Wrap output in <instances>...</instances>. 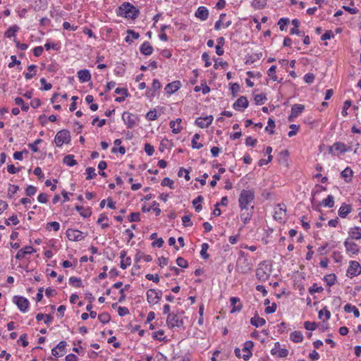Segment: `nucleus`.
<instances>
[{"instance_id":"1","label":"nucleus","mask_w":361,"mask_h":361,"mask_svg":"<svg viewBox=\"0 0 361 361\" xmlns=\"http://www.w3.org/2000/svg\"><path fill=\"white\" fill-rule=\"evenodd\" d=\"M255 200V191L253 189L243 190L239 195L238 202L239 207L241 211L248 210L249 206L251 207L254 204Z\"/></svg>"},{"instance_id":"2","label":"nucleus","mask_w":361,"mask_h":361,"mask_svg":"<svg viewBox=\"0 0 361 361\" xmlns=\"http://www.w3.org/2000/svg\"><path fill=\"white\" fill-rule=\"evenodd\" d=\"M117 14L126 18L135 19L139 14V10L133 4L124 2L118 7Z\"/></svg>"},{"instance_id":"3","label":"nucleus","mask_w":361,"mask_h":361,"mask_svg":"<svg viewBox=\"0 0 361 361\" xmlns=\"http://www.w3.org/2000/svg\"><path fill=\"white\" fill-rule=\"evenodd\" d=\"M71 141L70 132L68 130L59 131L54 138L57 147H61L63 144H68Z\"/></svg>"},{"instance_id":"4","label":"nucleus","mask_w":361,"mask_h":361,"mask_svg":"<svg viewBox=\"0 0 361 361\" xmlns=\"http://www.w3.org/2000/svg\"><path fill=\"white\" fill-rule=\"evenodd\" d=\"M162 292L155 289H149L147 291V300L149 304L155 305L159 302L161 298Z\"/></svg>"},{"instance_id":"5","label":"nucleus","mask_w":361,"mask_h":361,"mask_svg":"<svg viewBox=\"0 0 361 361\" xmlns=\"http://www.w3.org/2000/svg\"><path fill=\"white\" fill-rule=\"evenodd\" d=\"M122 119L128 128H133L137 122V116L129 112H124L122 115Z\"/></svg>"},{"instance_id":"6","label":"nucleus","mask_w":361,"mask_h":361,"mask_svg":"<svg viewBox=\"0 0 361 361\" xmlns=\"http://www.w3.org/2000/svg\"><path fill=\"white\" fill-rule=\"evenodd\" d=\"M166 324L169 328L180 327L183 324V320L176 314H169Z\"/></svg>"},{"instance_id":"7","label":"nucleus","mask_w":361,"mask_h":361,"mask_svg":"<svg viewBox=\"0 0 361 361\" xmlns=\"http://www.w3.org/2000/svg\"><path fill=\"white\" fill-rule=\"evenodd\" d=\"M361 273V266L357 261H351L347 270V275L350 278L356 276Z\"/></svg>"},{"instance_id":"8","label":"nucleus","mask_w":361,"mask_h":361,"mask_svg":"<svg viewBox=\"0 0 361 361\" xmlns=\"http://www.w3.org/2000/svg\"><path fill=\"white\" fill-rule=\"evenodd\" d=\"M66 236L70 240L80 241L85 238V235L82 232L72 228H68L66 231Z\"/></svg>"},{"instance_id":"9","label":"nucleus","mask_w":361,"mask_h":361,"mask_svg":"<svg viewBox=\"0 0 361 361\" xmlns=\"http://www.w3.org/2000/svg\"><path fill=\"white\" fill-rule=\"evenodd\" d=\"M256 276L259 281H264L269 278V274L267 271V267L264 264V263L259 264L258 268L256 270Z\"/></svg>"},{"instance_id":"10","label":"nucleus","mask_w":361,"mask_h":361,"mask_svg":"<svg viewBox=\"0 0 361 361\" xmlns=\"http://www.w3.org/2000/svg\"><path fill=\"white\" fill-rule=\"evenodd\" d=\"M236 269L241 274H246L251 269V267L247 259L240 258L237 262Z\"/></svg>"},{"instance_id":"11","label":"nucleus","mask_w":361,"mask_h":361,"mask_svg":"<svg viewBox=\"0 0 361 361\" xmlns=\"http://www.w3.org/2000/svg\"><path fill=\"white\" fill-rule=\"evenodd\" d=\"M13 302L16 304L20 311L23 312L27 311L29 305V301L27 299L21 296H15L13 298Z\"/></svg>"},{"instance_id":"12","label":"nucleus","mask_w":361,"mask_h":361,"mask_svg":"<svg viewBox=\"0 0 361 361\" xmlns=\"http://www.w3.org/2000/svg\"><path fill=\"white\" fill-rule=\"evenodd\" d=\"M271 353L279 357H286L288 355V350L286 348H281L280 343L276 342L274 344V348L271 349Z\"/></svg>"},{"instance_id":"13","label":"nucleus","mask_w":361,"mask_h":361,"mask_svg":"<svg viewBox=\"0 0 361 361\" xmlns=\"http://www.w3.org/2000/svg\"><path fill=\"white\" fill-rule=\"evenodd\" d=\"M213 116H207L204 118H202V117H200V118H197L196 120H195V124L201 128H207L208 126H209L212 121H213Z\"/></svg>"},{"instance_id":"14","label":"nucleus","mask_w":361,"mask_h":361,"mask_svg":"<svg viewBox=\"0 0 361 361\" xmlns=\"http://www.w3.org/2000/svg\"><path fill=\"white\" fill-rule=\"evenodd\" d=\"M67 343L64 341H61L56 347L51 350V354L56 357H61L64 353H66V347Z\"/></svg>"},{"instance_id":"15","label":"nucleus","mask_w":361,"mask_h":361,"mask_svg":"<svg viewBox=\"0 0 361 361\" xmlns=\"http://www.w3.org/2000/svg\"><path fill=\"white\" fill-rule=\"evenodd\" d=\"M248 101L244 96L239 97L237 101L233 104V107L237 111H243L244 109L248 106Z\"/></svg>"},{"instance_id":"16","label":"nucleus","mask_w":361,"mask_h":361,"mask_svg":"<svg viewBox=\"0 0 361 361\" xmlns=\"http://www.w3.org/2000/svg\"><path fill=\"white\" fill-rule=\"evenodd\" d=\"M286 207L284 204H279L275 210L274 217L276 220L281 221L286 216Z\"/></svg>"},{"instance_id":"17","label":"nucleus","mask_w":361,"mask_h":361,"mask_svg":"<svg viewBox=\"0 0 361 361\" xmlns=\"http://www.w3.org/2000/svg\"><path fill=\"white\" fill-rule=\"evenodd\" d=\"M254 343L251 341H246L243 348V351L245 353L243 355L244 360H248L252 356V353L250 350L253 348Z\"/></svg>"},{"instance_id":"18","label":"nucleus","mask_w":361,"mask_h":361,"mask_svg":"<svg viewBox=\"0 0 361 361\" xmlns=\"http://www.w3.org/2000/svg\"><path fill=\"white\" fill-rule=\"evenodd\" d=\"M195 16L202 21L206 20L209 16V11L205 6H200L195 11Z\"/></svg>"},{"instance_id":"19","label":"nucleus","mask_w":361,"mask_h":361,"mask_svg":"<svg viewBox=\"0 0 361 361\" xmlns=\"http://www.w3.org/2000/svg\"><path fill=\"white\" fill-rule=\"evenodd\" d=\"M253 210H254V205H251V208L249 211L248 210H243V211H241V214H240V219L241 221L245 224H247L252 219V214H253Z\"/></svg>"},{"instance_id":"20","label":"nucleus","mask_w":361,"mask_h":361,"mask_svg":"<svg viewBox=\"0 0 361 361\" xmlns=\"http://www.w3.org/2000/svg\"><path fill=\"white\" fill-rule=\"evenodd\" d=\"M120 257L121 259L120 267L122 269H126L127 267L131 264V258L129 257H126V251L122 250L120 253Z\"/></svg>"},{"instance_id":"21","label":"nucleus","mask_w":361,"mask_h":361,"mask_svg":"<svg viewBox=\"0 0 361 361\" xmlns=\"http://www.w3.org/2000/svg\"><path fill=\"white\" fill-rule=\"evenodd\" d=\"M180 85H181L180 82L178 80H176L171 83H169L165 87V90H166V93L171 94L174 93L175 92H176L180 87Z\"/></svg>"},{"instance_id":"22","label":"nucleus","mask_w":361,"mask_h":361,"mask_svg":"<svg viewBox=\"0 0 361 361\" xmlns=\"http://www.w3.org/2000/svg\"><path fill=\"white\" fill-rule=\"evenodd\" d=\"M231 305L232 309L231 310V313L235 312H240L242 309V305L240 303V299L237 297H232L230 299Z\"/></svg>"},{"instance_id":"23","label":"nucleus","mask_w":361,"mask_h":361,"mask_svg":"<svg viewBox=\"0 0 361 361\" xmlns=\"http://www.w3.org/2000/svg\"><path fill=\"white\" fill-rule=\"evenodd\" d=\"M344 245L346 250L352 254H357L359 252L358 246L354 242L348 241V240H346L344 242Z\"/></svg>"},{"instance_id":"24","label":"nucleus","mask_w":361,"mask_h":361,"mask_svg":"<svg viewBox=\"0 0 361 361\" xmlns=\"http://www.w3.org/2000/svg\"><path fill=\"white\" fill-rule=\"evenodd\" d=\"M78 77L81 82H86L91 80V74L87 69L79 71L78 72Z\"/></svg>"},{"instance_id":"25","label":"nucleus","mask_w":361,"mask_h":361,"mask_svg":"<svg viewBox=\"0 0 361 361\" xmlns=\"http://www.w3.org/2000/svg\"><path fill=\"white\" fill-rule=\"evenodd\" d=\"M35 249L31 246H27L25 249H20L16 255L18 259H23L26 255L32 254L35 252Z\"/></svg>"},{"instance_id":"26","label":"nucleus","mask_w":361,"mask_h":361,"mask_svg":"<svg viewBox=\"0 0 361 361\" xmlns=\"http://www.w3.org/2000/svg\"><path fill=\"white\" fill-rule=\"evenodd\" d=\"M153 50L152 46L148 42H145L140 48V52L145 56L151 55Z\"/></svg>"},{"instance_id":"27","label":"nucleus","mask_w":361,"mask_h":361,"mask_svg":"<svg viewBox=\"0 0 361 361\" xmlns=\"http://www.w3.org/2000/svg\"><path fill=\"white\" fill-rule=\"evenodd\" d=\"M333 149L339 151L341 153H344L348 151L346 145L344 143L340 142H335L333 146L329 147V153H332Z\"/></svg>"},{"instance_id":"28","label":"nucleus","mask_w":361,"mask_h":361,"mask_svg":"<svg viewBox=\"0 0 361 361\" xmlns=\"http://www.w3.org/2000/svg\"><path fill=\"white\" fill-rule=\"evenodd\" d=\"M250 323L255 327H259L265 324L266 321L264 318L259 317L257 314L250 319Z\"/></svg>"},{"instance_id":"29","label":"nucleus","mask_w":361,"mask_h":361,"mask_svg":"<svg viewBox=\"0 0 361 361\" xmlns=\"http://www.w3.org/2000/svg\"><path fill=\"white\" fill-rule=\"evenodd\" d=\"M350 212V205L343 204L338 209V215L342 218H345Z\"/></svg>"},{"instance_id":"30","label":"nucleus","mask_w":361,"mask_h":361,"mask_svg":"<svg viewBox=\"0 0 361 361\" xmlns=\"http://www.w3.org/2000/svg\"><path fill=\"white\" fill-rule=\"evenodd\" d=\"M127 33L128 35L125 39L126 42L131 43L134 39H137L140 37V34L133 30H128Z\"/></svg>"},{"instance_id":"31","label":"nucleus","mask_w":361,"mask_h":361,"mask_svg":"<svg viewBox=\"0 0 361 361\" xmlns=\"http://www.w3.org/2000/svg\"><path fill=\"white\" fill-rule=\"evenodd\" d=\"M349 235L355 240H359L361 238V228L360 227H354L350 228L349 231Z\"/></svg>"},{"instance_id":"32","label":"nucleus","mask_w":361,"mask_h":361,"mask_svg":"<svg viewBox=\"0 0 361 361\" xmlns=\"http://www.w3.org/2000/svg\"><path fill=\"white\" fill-rule=\"evenodd\" d=\"M290 338L295 343H300L303 340V336L300 331H295L290 334Z\"/></svg>"},{"instance_id":"33","label":"nucleus","mask_w":361,"mask_h":361,"mask_svg":"<svg viewBox=\"0 0 361 361\" xmlns=\"http://www.w3.org/2000/svg\"><path fill=\"white\" fill-rule=\"evenodd\" d=\"M344 311L346 312H353L355 317H360V312L358 309L352 305L351 304H346L344 306Z\"/></svg>"},{"instance_id":"34","label":"nucleus","mask_w":361,"mask_h":361,"mask_svg":"<svg viewBox=\"0 0 361 361\" xmlns=\"http://www.w3.org/2000/svg\"><path fill=\"white\" fill-rule=\"evenodd\" d=\"M353 175V171L349 167L345 168L341 172V176L345 179V182L348 183L351 180V178Z\"/></svg>"},{"instance_id":"35","label":"nucleus","mask_w":361,"mask_h":361,"mask_svg":"<svg viewBox=\"0 0 361 361\" xmlns=\"http://www.w3.org/2000/svg\"><path fill=\"white\" fill-rule=\"evenodd\" d=\"M305 106L302 104H294L291 108L292 116H298L302 111L304 110Z\"/></svg>"},{"instance_id":"36","label":"nucleus","mask_w":361,"mask_h":361,"mask_svg":"<svg viewBox=\"0 0 361 361\" xmlns=\"http://www.w3.org/2000/svg\"><path fill=\"white\" fill-rule=\"evenodd\" d=\"M76 211L79 212L80 215L84 218H87L91 216L92 212L90 208L84 209L83 207L80 205L75 206Z\"/></svg>"},{"instance_id":"37","label":"nucleus","mask_w":361,"mask_h":361,"mask_svg":"<svg viewBox=\"0 0 361 361\" xmlns=\"http://www.w3.org/2000/svg\"><path fill=\"white\" fill-rule=\"evenodd\" d=\"M63 162L68 166H73L77 164V161L74 159V156L72 154L65 156Z\"/></svg>"},{"instance_id":"38","label":"nucleus","mask_w":361,"mask_h":361,"mask_svg":"<svg viewBox=\"0 0 361 361\" xmlns=\"http://www.w3.org/2000/svg\"><path fill=\"white\" fill-rule=\"evenodd\" d=\"M324 207L332 208L334 206V198L333 195H329L327 197L322 200L321 203Z\"/></svg>"},{"instance_id":"39","label":"nucleus","mask_w":361,"mask_h":361,"mask_svg":"<svg viewBox=\"0 0 361 361\" xmlns=\"http://www.w3.org/2000/svg\"><path fill=\"white\" fill-rule=\"evenodd\" d=\"M29 72L25 73V78L26 80H30L37 72V66L35 65H30L27 67Z\"/></svg>"},{"instance_id":"40","label":"nucleus","mask_w":361,"mask_h":361,"mask_svg":"<svg viewBox=\"0 0 361 361\" xmlns=\"http://www.w3.org/2000/svg\"><path fill=\"white\" fill-rule=\"evenodd\" d=\"M19 30V27L16 25H13L5 32L4 36L8 38H11L12 36L15 35V33L18 32Z\"/></svg>"},{"instance_id":"41","label":"nucleus","mask_w":361,"mask_h":361,"mask_svg":"<svg viewBox=\"0 0 361 361\" xmlns=\"http://www.w3.org/2000/svg\"><path fill=\"white\" fill-rule=\"evenodd\" d=\"M267 4V0H253L252 6L255 9H262Z\"/></svg>"},{"instance_id":"42","label":"nucleus","mask_w":361,"mask_h":361,"mask_svg":"<svg viewBox=\"0 0 361 361\" xmlns=\"http://www.w3.org/2000/svg\"><path fill=\"white\" fill-rule=\"evenodd\" d=\"M324 279L326 282L327 286H332L336 280V276L334 274H330L324 276Z\"/></svg>"},{"instance_id":"43","label":"nucleus","mask_w":361,"mask_h":361,"mask_svg":"<svg viewBox=\"0 0 361 361\" xmlns=\"http://www.w3.org/2000/svg\"><path fill=\"white\" fill-rule=\"evenodd\" d=\"M200 138V135L198 133H195L193 135L192 140V147L194 149H200L203 147V145L202 143H198L197 140Z\"/></svg>"},{"instance_id":"44","label":"nucleus","mask_w":361,"mask_h":361,"mask_svg":"<svg viewBox=\"0 0 361 361\" xmlns=\"http://www.w3.org/2000/svg\"><path fill=\"white\" fill-rule=\"evenodd\" d=\"M204 200L203 197L202 195H198L193 201L192 204L195 207L196 212H200L202 209V205L200 204V202H202Z\"/></svg>"},{"instance_id":"45","label":"nucleus","mask_w":361,"mask_h":361,"mask_svg":"<svg viewBox=\"0 0 361 361\" xmlns=\"http://www.w3.org/2000/svg\"><path fill=\"white\" fill-rule=\"evenodd\" d=\"M208 249H209V245L207 243H203L201 245L200 255L204 259H207L209 257V255L207 253Z\"/></svg>"},{"instance_id":"46","label":"nucleus","mask_w":361,"mask_h":361,"mask_svg":"<svg viewBox=\"0 0 361 361\" xmlns=\"http://www.w3.org/2000/svg\"><path fill=\"white\" fill-rule=\"evenodd\" d=\"M19 190V186L16 185H9V188L8 190V197L9 198H12L13 195L16 194Z\"/></svg>"},{"instance_id":"47","label":"nucleus","mask_w":361,"mask_h":361,"mask_svg":"<svg viewBox=\"0 0 361 361\" xmlns=\"http://www.w3.org/2000/svg\"><path fill=\"white\" fill-rule=\"evenodd\" d=\"M176 121H171L169 122V126L172 129L173 133L178 134V133H179L181 131L183 128L180 126H179V125L176 126Z\"/></svg>"},{"instance_id":"48","label":"nucleus","mask_w":361,"mask_h":361,"mask_svg":"<svg viewBox=\"0 0 361 361\" xmlns=\"http://www.w3.org/2000/svg\"><path fill=\"white\" fill-rule=\"evenodd\" d=\"M323 290L324 288L322 286H318L317 283H314L308 289L310 293L312 295L315 293H322Z\"/></svg>"},{"instance_id":"49","label":"nucleus","mask_w":361,"mask_h":361,"mask_svg":"<svg viewBox=\"0 0 361 361\" xmlns=\"http://www.w3.org/2000/svg\"><path fill=\"white\" fill-rule=\"evenodd\" d=\"M98 319L102 323L106 324L109 322L111 317L109 313L104 312L99 314Z\"/></svg>"},{"instance_id":"50","label":"nucleus","mask_w":361,"mask_h":361,"mask_svg":"<svg viewBox=\"0 0 361 361\" xmlns=\"http://www.w3.org/2000/svg\"><path fill=\"white\" fill-rule=\"evenodd\" d=\"M60 225L57 221H52L47 224L46 228L47 230L53 229L54 231H58L59 230Z\"/></svg>"},{"instance_id":"51","label":"nucleus","mask_w":361,"mask_h":361,"mask_svg":"<svg viewBox=\"0 0 361 361\" xmlns=\"http://www.w3.org/2000/svg\"><path fill=\"white\" fill-rule=\"evenodd\" d=\"M276 66H271L269 69L267 71V74L271 78V79L274 80V81H276L278 78L276 75Z\"/></svg>"},{"instance_id":"52","label":"nucleus","mask_w":361,"mask_h":361,"mask_svg":"<svg viewBox=\"0 0 361 361\" xmlns=\"http://www.w3.org/2000/svg\"><path fill=\"white\" fill-rule=\"evenodd\" d=\"M69 283L75 287H80L82 286L81 280L79 278L71 276L69 279Z\"/></svg>"},{"instance_id":"53","label":"nucleus","mask_w":361,"mask_h":361,"mask_svg":"<svg viewBox=\"0 0 361 361\" xmlns=\"http://www.w3.org/2000/svg\"><path fill=\"white\" fill-rule=\"evenodd\" d=\"M86 173L87 174V176L86 178L87 180L92 179L94 177L97 176L95 173V169L93 167H87L86 169Z\"/></svg>"},{"instance_id":"54","label":"nucleus","mask_w":361,"mask_h":361,"mask_svg":"<svg viewBox=\"0 0 361 361\" xmlns=\"http://www.w3.org/2000/svg\"><path fill=\"white\" fill-rule=\"evenodd\" d=\"M146 117L149 121H154L158 118L157 111L156 109L149 111Z\"/></svg>"},{"instance_id":"55","label":"nucleus","mask_w":361,"mask_h":361,"mask_svg":"<svg viewBox=\"0 0 361 361\" xmlns=\"http://www.w3.org/2000/svg\"><path fill=\"white\" fill-rule=\"evenodd\" d=\"M289 128L291 129L290 131L288 132V135L291 137L293 136H294L295 135L297 134L299 128H300V126H297L295 124H291Z\"/></svg>"},{"instance_id":"56","label":"nucleus","mask_w":361,"mask_h":361,"mask_svg":"<svg viewBox=\"0 0 361 361\" xmlns=\"http://www.w3.org/2000/svg\"><path fill=\"white\" fill-rule=\"evenodd\" d=\"M140 214L139 212H133L128 217L130 222H137L140 220Z\"/></svg>"},{"instance_id":"57","label":"nucleus","mask_w":361,"mask_h":361,"mask_svg":"<svg viewBox=\"0 0 361 361\" xmlns=\"http://www.w3.org/2000/svg\"><path fill=\"white\" fill-rule=\"evenodd\" d=\"M304 326L307 330L314 331L317 329V324L316 322H305Z\"/></svg>"},{"instance_id":"58","label":"nucleus","mask_w":361,"mask_h":361,"mask_svg":"<svg viewBox=\"0 0 361 361\" xmlns=\"http://www.w3.org/2000/svg\"><path fill=\"white\" fill-rule=\"evenodd\" d=\"M42 140L41 139H37L33 143H30L28 145V147H30V149L34 152H38L39 149L37 147V145L39 144L40 142H42Z\"/></svg>"},{"instance_id":"59","label":"nucleus","mask_w":361,"mask_h":361,"mask_svg":"<svg viewBox=\"0 0 361 361\" xmlns=\"http://www.w3.org/2000/svg\"><path fill=\"white\" fill-rule=\"evenodd\" d=\"M37 192V188L33 185H28L25 189V194L27 196H32Z\"/></svg>"},{"instance_id":"60","label":"nucleus","mask_w":361,"mask_h":361,"mask_svg":"<svg viewBox=\"0 0 361 361\" xmlns=\"http://www.w3.org/2000/svg\"><path fill=\"white\" fill-rule=\"evenodd\" d=\"M176 263L180 267L182 268H187L188 267V262L181 257L177 258Z\"/></svg>"},{"instance_id":"61","label":"nucleus","mask_w":361,"mask_h":361,"mask_svg":"<svg viewBox=\"0 0 361 361\" xmlns=\"http://www.w3.org/2000/svg\"><path fill=\"white\" fill-rule=\"evenodd\" d=\"M162 186H169L170 188H173V181L169 178H164L161 181Z\"/></svg>"},{"instance_id":"62","label":"nucleus","mask_w":361,"mask_h":361,"mask_svg":"<svg viewBox=\"0 0 361 361\" xmlns=\"http://www.w3.org/2000/svg\"><path fill=\"white\" fill-rule=\"evenodd\" d=\"M314 78H315L314 75L313 73H310L305 74L304 76L305 82L308 84L312 83L314 80Z\"/></svg>"},{"instance_id":"63","label":"nucleus","mask_w":361,"mask_h":361,"mask_svg":"<svg viewBox=\"0 0 361 361\" xmlns=\"http://www.w3.org/2000/svg\"><path fill=\"white\" fill-rule=\"evenodd\" d=\"M182 221H183V225L185 227L192 226V222L190 220V216H188V215L183 216L182 217Z\"/></svg>"},{"instance_id":"64","label":"nucleus","mask_w":361,"mask_h":361,"mask_svg":"<svg viewBox=\"0 0 361 361\" xmlns=\"http://www.w3.org/2000/svg\"><path fill=\"white\" fill-rule=\"evenodd\" d=\"M145 151L147 155L152 156L154 152V149L152 145L149 143H146L145 145Z\"/></svg>"}]
</instances>
